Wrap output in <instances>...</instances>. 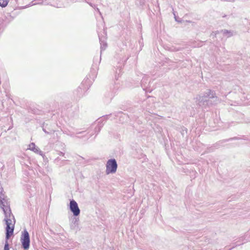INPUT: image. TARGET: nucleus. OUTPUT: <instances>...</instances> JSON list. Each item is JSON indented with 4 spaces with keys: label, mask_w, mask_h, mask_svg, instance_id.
I'll use <instances>...</instances> for the list:
<instances>
[{
    "label": "nucleus",
    "mask_w": 250,
    "mask_h": 250,
    "mask_svg": "<svg viewBox=\"0 0 250 250\" xmlns=\"http://www.w3.org/2000/svg\"><path fill=\"white\" fill-rule=\"evenodd\" d=\"M195 99L196 104L204 107L210 104H216L219 102L215 91L210 89H207L203 93L197 95Z\"/></svg>",
    "instance_id": "nucleus-1"
},
{
    "label": "nucleus",
    "mask_w": 250,
    "mask_h": 250,
    "mask_svg": "<svg viewBox=\"0 0 250 250\" xmlns=\"http://www.w3.org/2000/svg\"><path fill=\"white\" fill-rule=\"evenodd\" d=\"M3 189L0 188V208L2 209L4 214V219L7 218H12L14 220L15 219L14 216L12 213L9 202H8L6 197L5 196L4 194L2 192Z\"/></svg>",
    "instance_id": "nucleus-2"
},
{
    "label": "nucleus",
    "mask_w": 250,
    "mask_h": 250,
    "mask_svg": "<svg viewBox=\"0 0 250 250\" xmlns=\"http://www.w3.org/2000/svg\"><path fill=\"white\" fill-rule=\"evenodd\" d=\"M118 167L117 162L115 159L108 160L106 164V174L114 173L116 172Z\"/></svg>",
    "instance_id": "nucleus-3"
},
{
    "label": "nucleus",
    "mask_w": 250,
    "mask_h": 250,
    "mask_svg": "<svg viewBox=\"0 0 250 250\" xmlns=\"http://www.w3.org/2000/svg\"><path fill=\"white\" fill-rule=\"evenodd\" d=\"M21 240V242L22 247L24 250H27L30 246V236L28 231L25 229L22 233Z\"/></svg>",
    "instance_id": "nucleus-4"
},
{
    "label": "nucleus",
    "mask_w": 250,
    "mask_h": 250,
    "mask_svg": "<svg viewBox=\"0 0 250 250\" xmlns=\"http://www.w3.org/2000/svg\"><path fill=\"white\" fill-rule=\"evenodd\" d=\"M239 139H241V138L237 137H235L233 138H230L229 139L223 140L220 141L216 143V144H214L213 146H210L209 148H208L207 152H210L213 151L215 149L219 148L221 146V144L223 143L227 142L230 140H239Z\"/></svg>",
    "instance_id": "nucleus-5"
},
{
    "label": "nucleus",
    "mask_w": 250,
    "mask_h": 250,
    "mask_svg": "<svg viewBox=\"0 0 250 250\" xmlns=\"http://www.w3.org/2000/svg\"><path fill=\"white\" fill-rule=\"evenodd\" d=\"M69 208L75 216H78L80 213V209L79 208L77 203L73 199L70 201Z\"/></svg>",
    "instance_id": "nucleus-6"
},
{
    "label": "nucleus",
    "mask_w": 250,
    "mask_h": 250,
    "mask_svg": "<svg viewBox=\"0 0 250 250\" xmlns=\"http://www.w3.org/2000/svg\"><path fill=\"white\" fill-rule=\"evenodd\" d=\"M14 229V224L11 227L10 226L6 227L5 240H8L10 238V237L13 234Z\"/></svg>",
    "instance_id": "nucleus-7"
},
{
    "label": "nucleus",
    "mask_w": 250,
    "mask_h": 250,
    "mask_svg": "<svg viewBox=\"0 0 250 250\" xmlns=\"http://www.w3.org/2000/svg\"><path fill=\"white\" fill-rule=\"evenodd\" d=\"M98 37L99 39V41L100 42L101 44V54L102 53V51L104 50L106 47L107 44L106 42H105L104 39H103V38L100 36L99 34H98Z\"/></svg>",
    "instance_id": "nucleus-8"
},
{
    "label": "nucleus",
    "mask_w": 250,
    "mask_h": 250,
    "mask_svg": "<svg viewBox=\"0 0 250 250\" xmlns=\"http://www.w3.org/2000/svg\"><path fill=\"white\" fill-rule=\"evenodd\" d=\"M103 119H99L98 121V125L95 128V132L98 134L101 130V128L103 126L104 124L103 123Z\"/></svg>",
    "instance_id": "nucleus-9"
},
{
    "label": "nucleus",
    "mask_w": 250,
    "mask_h": 250,
    "mask_svg": "<svg viewBox=\"0 0 250 250\" xmlns=\"http://www.w3.org/2000/svg\"><path fill=\"white\" fill-rule=\"evenodd\" d=\"M29 149L35 152H38V151L41 152V151L40 150L38 147H36L34 143H32L29 145Z\"/></svg>",
    "instance_id": "nucleus-10"
},
{
    "label": "nucleus",
    "mask_w": 250,
    "mask_h": 250,
    "mask_svg": "<svg viewBox=\"0 0 250 250\" xmlns=\"http://www.w3.org/2000/svg\"><path fill=\"white\" fill-rule=\"evenodd\" d=\"M9 0H0V6L2 7H6L9 2Z\"/></svg>",
    "instance_id": "nucleus-11"
},
{
    "label": "nucleus",
    "mask_w": 250,
    "mask_h": 250,
    "mask_svg": "<svg viewBox=\"0 0 250 250\" xmlns=\"http://www.w3.org/2000/svg\"><path fill=\"white\" fill-rule=\"evenodd\" d=\"M4 221L5 222L6 226H10L12 225L11 218H7L6 219H4Z\"/></svg>",
    "instance_id": "nucleus-12"
},
{
    "label": "nucleus",
    "mask_w": 250,
    "mask_h": 250,
    "mask_svg": "<svg viewBox=\"0 0 250 250\" xmlns=\"http://www.w3.org/2000/svg\"><path fill=\"white\" fill-rule=\"evenodd\" d=\"M147 81V78L143 77L141 81V85L142 87L144 88L146 87V81Z\"/></svg>",
    "instance_id": "nucleus-13"
},
{
    "label": "nucleus",
    "mask_w": 250,
    "mask_h": 250,
    "mask_svg": "<svg viewBox=\"0 0 250 250\" xmlns=\"http://www.w3.org/2000/svg\"><path fill=\"white\" fill-rule=\"evenodd\" d=\"M77 92H78V94H77L78 97H80L81 96H82L83 89L81 87H79L77 89Z\"/></svg>",
    "instance_id": "nucleus-14"
},
{
    "label": "nucleus",
    "mask_w": 250,
    "mask_h": 250,
    "mask_svg": "<svg viewBox=\"0 0 250 250\" xmlns=\"http://www.w3.org/2000/svg\"><path fill=\"white\" fill-rule=\"evenodd\" d=\"M222 32H223V34H229V35L228 36V37H231L232 36V33H231L230 31L228 30H222Z\"/></svg>",
    "instance_id": "nucleus-15"
},
{
    "label": "nucleus",
    "mask_w": 250,
    "mask_h": 250,
    "mask_svg": "<svg viewBox=\"0 0 250 250\" xmlns=\"http://www.w3.org/2000/svg\"><path fill=\"white\" fill-rule=\"evenodd\" d=\"M4 250H9V246L8 243V240H5V243L4 247Z\"/></svg>",
    "instance_id": "nucleus-16"
},
{
    "label": "nucleus",
    "mask_w": 250,
    "mask_h": 250,
    "mask_svg": "<svg viewBox=\"0 0 250 250\" xmlns=\"http://www.w3.org/2000/svg\"><path fill=\"white\" fill-rule=\"evenodd\" d=\"M180 49L179 48H176L175 47L172 46L170 48V50L172 51H179Z\"/></svg>",
    "instance_id": "nucleus-17"
},
{
    "label": "nucleus",
    "mask_w": 250,
    "mask_h": 250,
    "mask_svg": "<svg viewBox=\"0 0 250 250\" xmlns=\"http://www.w3.org/2000/svg\"><path fill=\"white\" fill-rule=\"evenodd\" d=\"M100 57H101V56H100ZM101 58H100L99 61H98V57H94V59H93L94 63H96L97 62H100L101 61Z\"/></svg>",
    "instance_id": "nucleus-18"
},
{
    "label": "nucleus",
    "mask_w": 250,
    "mask_h": 250,
    "mask_svg": "<svg viewBox=\"0 0 250 250\" xmlns=\"http://www.w3.org/2000/svg\"><path fill=\"white\" fill-rule=\"evenodd\" d=\"M78 221H79V219L78 218H74V224L75 225V226H77L78 225Z\"/></svg>",
    "instance_id": "nucleus-19"
},
{
    "label": "nucleus",
    "mask_w": 250,
    "mask_h": 250,
    "mask_svg": "<svg viewBox=\"0 0 250 250\" xmlns=\"http://www.w3.org/2000/svg\"><path fill=\"white\" fill-rule=\"evenodd\" d=\"M42 130L43 131L46 133V134H50L51 133L46 131L45 129H44V128H42Z\"/></svg>",
    "instance_id": "nucleus-20"
},
{
    "label": "nucleus",
    "mask_w": 250,
    "mask_h": 250,
    "mask_svg": "<svg viewBox=\"0 0 250 250\" xmlns=\"http://www.w3.org/2000/svg\"><path fill=\"white\" fill-rule=\"evenodd\" d=\"M58 154H59V155H60V156H61V155H62V156H63L64 155V153H63V152H61V151H60V152H59Z\"/></svg>",
    "instance_id": "nucleus-21"
},
{
    "label": "nucleus",
    "mask_w": 250,
    "mask_h": 250,
    "mask_svg": "<svg viewBox=\"0 0 250 250\" xmlns=\"http://www.w3.org/2000/svg\"><path fill=\"white\" fill-rule=\"evenodd\" d=\"M96 10L99 13V14L100 15H102V14H101V12L100 11V10L98 8H97Z\"/></svg>",
    "instance_id": "nucleus-22"
},
{
    "label": "nucleus",
    "mask_w": 250,
    "mask_h": 250,
    "mask_svg": "<svg viewBox=\"0 0 250 250\" xmlns=\"http://www.w3.org/2000/svg\"><path fill=\"white\" fill-rule=\"evenodd\" d=\"M241 244H236L235 246H233L231 248L229 249V250H230L231 249H233V248H234L236 246H239Z\"/></svg>",
    "instance_id": "nucleus-23"
},
{
    "label": "nucleus",
    "mask_w": 250,
    "mask_h": 250,
    "mask_svg": "<svg viewBox=\"0 0 250 250\" xmlns=\"http://www.w3.org/2000/svg\"><path fill=\"white\" fill-rule=\"evenodd\" d=\"M60 160V159H59V157H58L57 158H56V159H55V161H57V160Z\"/></svg>",
    "instance_id": "nucleus-24"
},
{
    "label": "nucleus",
    "mask_w": 250,
    "mask_h": 250,
    "mask_svg": "<svg viewBox=\"0 0 250 250\" xmlns=\"http://www.w3.org/2000/svg\"><path fill=\"white\" fill-rule=\"evenodd\" d=\"M69 135H70L71 137H73V136H73V134H70Z\"/></svg>",
    "instance_id": "nucleus-25"
},
{
    "label": "nucleus",
    "mask_w": 250,
    "mask_h": 250,
    "mask_svg": "<svg viewBox=\"0 0 250 250\" xmlns=\"http://www.w3.org/2000/svg\"><path fill=\"white\" fill-rule=\"evenodd\" d=\"M83 132H79V133H77V134H80V133H83Z\"/></svg>",
    "instance_id": "nucleus-26"
},
{
    "label": "nucleus",
    "mask_w": 250,
    "mask_h": 250,
    "mask_svg": "<svg viewBox=\"0 0 250 250\" xmlns=\"http://www.w3.org/2000/svg\"><path fill=\"white\" fill-rule=\"evenodd\" d=\"M89 5H90V6H92V4H91V3H89Z\"/></svg>",
    "instance_id": "nucleus-27"
},
{
    "label": "nucleus",
    "mask_w": 250,
    "mask_h": 250,
    "mask_svg": "<svg viewBox=\"0 0 250 250\" xmlns=\"http://www.w3.org/2000/svg\"><path fill=\"white\" fill-rule=\"evenodd\" d=\"M123 116H124V117H126V115H125V114H124V115H123Z\"/></svg>",
    "instance_id": "nucleus-28"
}]
</instances>
